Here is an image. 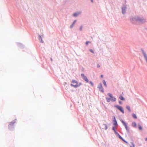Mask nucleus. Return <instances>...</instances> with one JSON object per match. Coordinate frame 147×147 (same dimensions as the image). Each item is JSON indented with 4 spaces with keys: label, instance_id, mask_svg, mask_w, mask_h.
I'll return each instance as SVG.
<instances>
[{
    "label": "nucleus",
    "instance_id": "f257e3e1",
    "mask_svg": "<svg viewBox=\"0 0 147 147\" xmlns=\"http://www.w3.org/2000/svg\"><path fill=\"white\" fill-rule=\"evenodd\" d=\"M71 83L72 84H71V85L75 88L79 86L82 84L81 83H78L77 81L75 80H73Z\"/></svg>",
    "mask_w": 147,
    "mask_h": 147
},
{
    "label": "nucleus",
    "instance_id": "f03ea898",
    "mask_svg": "<svg viewBox=\"0 0 147 147\" xmlns=\"http://www.w3.org/2000/svg\"><path fill=\"white\" fill-rule=\"evenodd\" d=\"M109 96L111 97V100L112 102H114L116 101V99L115 97H113V95L111 94L110 93L108 94Z\"/></svg>",
    "mask_w": 147,
    "mask_h": 147
},
{
    "label": "nucleus",
    "instance_id": "7ed1b4c3",
    "mask_svg": "<svg viewBox=\"0 0 147 147\" xmlns=\"http://www.w3.org/2000/svg\"><path fill=\"white\" fill-rule=\"evenodd\" d=\"M115 107L117 108L119 110L122 112L123 113H124V111L123 108L121 107L118 105H116L115 106Z\"/></svg>",
    "mask_w": 147,
    "mask_h": 147
},
{
    "label": "nucleus",
    "instance_id": "20e7f679",
    "mask_svg": "<svg viewBox=\"0 0 147 147\" xmlns=\"http://www.w3.org/2000/svg\"><path fill=\"white\" fill-rule=\"evenodd\" d=\"M81 76L83 78V79L86 82H88V80L87 78V77L84 75L83 74H81Z\"/></svg>",
    "mask_w": 147,
    "mask_h": 147
},
{
    "label": "nucleus",
    "instance_id": "39448f33",
    "mask_svg": "<svg viewBox=\"0 0 147 147\" xmlns=\"http://www.w3.org/2000/svg\"><path fill=\"white\" fill-rule=\"evenodd\" d=\"M98 88L100 91H101L102 92H104V90L101 84H100L98 85Z\"/></svg>",
    "mask_w": 147,
    "mask_h": 147
},
{
    "label": "nucleus",
    "instance_id": "423d86ee",
    "mask_svg": "<svg viewBox=\"0 0 147 147\" xmlns=\"http://www.w3.org/2000/svg\"><path fill=\"white\" fill-rule=\"evenodd\" d=\"M15 123V121H12L11 122L9 125V128L11 130V128L12 127V125Z\"/></svg>",
    "mask_w": 147,
    "mask_h": 147
},
{
    "label": "nucleus",
    "instance_id": "0eeeda50",
    "mask_svg": "<svg viewBox=\"0 0 147 147\" xmlns=\"http://www.w3.org/2000/svg\"><path fill=\"white\" fill-rule=\"evenodd\" d=\"M114 118L115 120L113 121V122H114L113 124L115 126H116L117 125V121H116V120H115V117H114Z\"/></svg>",
    "mask_w": 147,
    "mask_h": 147
},
{
    "label": "nucleus",
    "instance_id": "6e6552de",
    "mask_svg": "<svg viewBox=\"0 0 147 147\" xmlns=\"http://www.w3.org/2000/svg\"><path fill=\"white\" fill-rule=\"evenodd\" d=\"M126 9V7H124L122 8V12L123 14H124L125 12Z\"/></svg>",
    "mask_w": 147,
    "mask_h": 147
},
{
    "label": "nucleus",
    "instance_id": "1a4fd4ad",
    "mask_svg": "<svg viewBox=\"0 0 147 147\" xmlns=\"http://www.w3.org/2000/svg\"><path fill=\"white\" fill-rule=\"evenodd\" d=\"M122 123H123V124L125 126V127L127 130V127L126 125V124L124 122V121H121Z\"/></svg>",
    "mask_w": 147,
    "mask_h": 147
},
{
    "label": "nucleus",
    "instance_id": "9d476101",
    "mask_svg": "<svg viewBox=\"0 0 147 147\" xmlns=\"http://www.w3.org/2000/svg\"><path fill=\"white\" fill-rule=\"evenodd\" d=\"M39 39L40 40V42L41 43H43V42L42 40V38L40 36H39Z\"/></svg>",
    "mask_w": 147,
    "mask_h": 147
},
{
    "label": "nucleus",
    "instance_id": "9b49d317",
    "mask_svg": "<svg viewBox=\"0 0 147 147\" xmlns=\"http://www.w3.org/2000/svg\"><path fill=\"white\" fill-rule=\"evenodd\" d=\"M76 22V20H75L73 22V24H72L71 26H70V28H73V26H74L75 23Z\"/></svg>",
    "mask_w": 147,
    "mask_h": 147
},
{
    "label": "nucleus",
    "instance_id": "f8f14e48",
    "mask_svg": "<svg viewBox=\"0 0 147 147\" xmlns=\"http://www.w3.org/2000/svg\"><path fill=\"white\" fill-rule=\"evenodd\" d=\"M119 98L120 99L122 100H125V98H123V97L122 96H120Z\"/></svg>",
    "mask_w": 147,
    "mask_h": 147
},
{
    "label": "nucleus",
    "instance_id": "ddd939ff",
    "mask_svg": "<svg viewBox=\"0 0 147 147\" xmlns=\"http://www.w3.org/2000/svg\"><path fill=\"white\" fill-rule=\"evenodd\" d=\"M138 127L140 130H142V128L140 125L138 124Z\"/></svg>",
    "mask_w": 147,
    "mask_h": 147
},
{
    "label": "nucleus",
    "instance_id": "4468645a",
    "mask_svg": "<svg viewBox=\"0 0 147 147\" xmlns=\"http://www.w3.org/2000/svg\"><path fill=\"white\" fill-rule=\"evenodd\" d=\"M132 125L134 127H136V123L135 122H133L132 123Z\"/></svg>",
    "mask_w": 147,
    "mask_h": 147
},
{
    "label": "nucleus",
    "instance_id": "2eb2a0df",
    "mask_svg": "<svg viewBox=\"0 0 147 147\" xmlns=\"http://www.w3.org/2000/svg\"><path fill=\"white\" fill-rule=\"evenodd\" d=\"M117 134H118V136H119V138L120 139H122V140H123L125 142V141H124V140L121 137V136H120V135H119L118 134H117Z\"/></svg>",
    "mask_w": 147,
    "mask_h": 147
},
{
    "label": "nucleus",
    "instance_id": "dca6fc26",
    "mask_svg": "<svg viewBox=\"0 0 147 147\" xmlns=\"http://www.w3.org/2000/svg\"><path fill=\"white\" fill-rule=\"evenodd\" d=\"M103 84H104L105 86L106 87H107V85L106 82L105 81V80H104L103 81Z\"/></svg>",
    "mask_w": 147,
    "mask_h": 147
},
{
    "label": "nucleus",
    "instance_id": "f3484780",
    "mask_svg": "<svg viewBox=\"0 0 147 147\" xmlns=\"http://www.w3.org/2000/svg\"><path fill=\"white\" fill-rule=\"evenodd\" d=\"M132 116L134 118L137 119V117L136 114H132Z\"/></svg>",
    "mask_w": 147,
    "mask_h": 147
},
{
    "label": "nucleus",
    "instance_id": "a211bd4d",
    "mask_svg": "<svg viewBox=\"0 0 147 147\" xmlns=\"http://www.w3.org/2000/svg\"><path fill=\"white\" fill-rule=\"evenodd\" d=\"M79 13H75L73 14V16H77Z\"/></svg>",
    "mask_w": 147,
    "mask_h": 147
},
{
    "label": "nucleus",
    "instance_id": "6ab92c4d",
    "mask_svg": "<svg viewBox=\"0 0 147 147\" xmlns=\"http://www.w3.org/2000/svg\"><path fill=\"white\" fill-rule=\"evenodd\" d=\"M106 99L107 102H109L110 101H111L110 98H107Z\"/></svg>",
    "mask_w": 147,
    "mask_h": 147
},
{
    "label": "nucleus",
    "instance_id": "aec40b11",
    "mask_svg": "<svg viewBox=\"0 0 147 147\" xmlns=\"http://www.w3.org/2000/svg\"><path fill=\"white\" fill-rule=\"evenodd\" d=\"M131 145H130V147H135L134 144L133 143H131Z\"/></svg>",
    "mask_w": 147,
    "mask_h": 147
},
{
    "label": "nucleus",
    "instance_id": "412c9836",
    "mask_svg": "<svg viewBox=\"0 0 147 147\" xmlns=\"http://www.w3.org/2000/svg\"><path fill=\"white\" fill-rule=\"evenodd\" d=\"M90 51L92 53H94V51H93V50L92 49H90Z\"/></svg>",
    "mask_w": 147,
    "mask_h": 147
},
{
    "label": "nucleus",
    "instance_id": "4be33fe9",
    "mask_svg": "<svg viewBox=\"0 0 147 147\" xmlns=\"http://www.w3.org/2000/svg\"><path fill=\"white\" fill-rule=\"evenodd\" d=\"M91 42H89V41H87L86 42V45H87L88 44V43H90Z\"/></svg>",
    "mask_w": 147,
    "mask_h": 147
},
{
    "label": "nucleus",
    "instance_id": "5701e85b",
    "mask_svg": "<svg viewBox=\"0 0 147 147\" xmlns=\"http://www.w3.org/2000/svg\"><path fill=\"white\" fill-rule=\"evenodd\" d=\"M90 83L92 86H93L94 84L93 82H90Z\"/></svg>",
    "mask_w": 147,
    "mask_h": 147
},
{
    "label": "nucleus",
    "instance_id": "b1692460",
    "mask_svg": "<svg viewBox=\"0 0 147 147\" xmlns=\"http://www.w3.org/2000/svg\"><path fill=\"white\" fill-rule=\"evenodd\" d=\"M82 26H81L80 27V31H81V30H82Z\"/></svg>",
    "mask_w": 147,
    "mask_h": 147
},
{
    "label": "nucleus",
    "instance_id": "393cba45",
    "mask_svg": "<svg viewBox=\"0 0 147 147\" xmlns=\"http://www.w3.org/2000/svg\"><path fill=\"white\" fill-rule=\"evenodd\" d=\"M100 67V65L99 64H97V67Z\"/></svg>",
    "mask_w": 147,
    "mask_h": 147
},
{
    "label": "nucleus",
    "instance_id": "a878e982",
    "mask_svg": "<svg viewBox=\"0 0 147 147\" xmlns=\"http://www.w3.org/2000/svg\"><path fill=\"white\" fill-rule=\"evenodd\" d=\"M100 77H101V78H103V75H101V76H100Z\"/></svg>",
    "mask_w": 147,
    "mask_h": 147
},
{
    "label": "nucleus",
    "instance_id": "bb28decb",
    "mask_svg": "<svg viewBox=\"0 0 147 147\" xmlns=\"http://www.w3.org/2000/svg\"><path fill=\"white\" fill-rule=\"evenodd\" d=\"M119 104H122V102L121 101H119Z\"/></svg>",
    "mask_w": 147,
    "mask_h": 147
},
{
    "label": "nucleus",
    "instance_id": "cd10ccee",
    "mask_svg": "<svg viewBox=\"0 0 147 147\" xmlns=\"http://www.w3.org/2000/svg\"><path fill=\"white\" fill-rule=\"evenodd\" d=\"M145 140L146 141H147V138H145Z\"/></svg>",
    "mask_w": 147,
    "mask_h": 147
},
{
    "label": "nucleus",
    "instance_id": "c85d7f7f",
    "mask_svg": "<svg viewBox=\"0 0 147 147\" xmlns=\"http://www.w3.org/2000/svg\"><path fill=\"white\" fill-rule=\"evenodd\" d=\"M113 130L115 131V129L114 127H113Z\"/></svg>",
    "mask_w": 147,
    "mask_h": 147
},
{
    "label": "nucleus",
    "instance_id": "c756f323",
    "mask_svg": "<svg viewBox=\"0 0 147 147\" xmlns=\"http://www.w3.org/2000/svg\"><path fill=\"white\" fill-rule=\"evenodd\" d=\"M93 2V1H92V2Z\"/></svg>",
    "mask_w": 147,
    "mask_h": 147
}]
</instances>
